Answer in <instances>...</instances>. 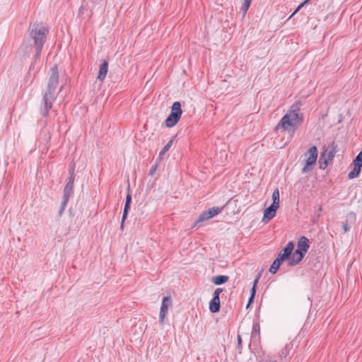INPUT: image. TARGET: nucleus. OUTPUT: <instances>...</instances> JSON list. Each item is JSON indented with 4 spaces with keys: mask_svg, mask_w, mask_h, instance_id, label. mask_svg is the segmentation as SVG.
I'll use <instances>...</instances> for the list:
<instances>
[{
    "mask_svg": "<svg viewBox=\"0 0 362 362\" xmlns=\"http://www.w3.org/2000/svg\"><path fill=\"white\" fill-rule=\"evenodd\" d=\"M59 84V71L57 65H54L51 69V75L49 78L47 89L43 93L41 106L40 107V113L47 117L49 110L53 106V103L57 99V94L55 93L56 88Z\"/></svg>",
    "mask_w": 362,
    "mask_h": 362,
    "instance_id": "obj_1",
    "label": "nucleus"
},
{
    "mask_svg": "<svg viewBox=\"0 0 362 362\" xmlns=\"http://www.w3.org/2000/svg\"><path fill=\"white\" fill-rule=\"evenodd\" d=\"M300 107L301 103L300 101L294 103L288 112L282 117L275 129L276 131L282 129L294 134L303 122V115L302 113H299Z\"/></svg>",
    "mask_w": 362,
    "mask_h": 362,
    "instance_id": "obj_2",
    "label": "nucleus"
},
{
    "mask_svg": "<svg viewBox=\"0 0 362 362\" xmlns=\"http://www.w3.org/2000/svg\"><path fill=\"white\" fill-rule=\"evenodd\" d=\"M28 31L29 37L34 41L35 52L33 57V62H32L30 64V69H31L32 66H34V62H36L40 56L47 36L49 34V30L47 28L37 23H34L30 24Z\"/></svg>",
    "mask_w": 362,
    "mask_h": 362,
    "instance_id": "obj_3",
    "label": "nucleus"
},
{
    "mask_svg": "<svg viewBox=\"0 0 362 362\" xmlns=\"http://www.w3.org/2000/svg\"><path fill=\"white\" fill-rule=\"evenodd\" d=\"M310 246V240L305 236H300L297 242V248L293 253L292 259L287 262L288 267L299 264L304 258Z\"/></svg>",
    "mask_w": 362,
    "mask_h": 362,
    "instance_id": "obj_4",
    "label": "nucleus"
},
{
    "mask_svg": "<svg viewBox=\"0 0 362 362\" xmlns=\"http://www.w3.org/2000/svg\"><path fill=\"white\" fill-rule=\"evenodd\" d=\"M182 114L181 103L179 101L174 102L171 106L170 113L165 120L167 127H173L179 122Z\"/></svg>",
    "mask_w": 362,
    "mask_h": 362,
    "instance_id": "obj_5",
    "label": "nucleus"
},
{
    "mask_svg": "<svg viewBox=\"0 0 362 362\" xmlns=\"http://www.w3.org/2000/svg\"><path fill=\"white\" fill-rule=\"evenodd\" d=\"M305 156H308V157L305 160V165L301 171L303 174L312 171L315 165L318 156L317 148L315 146H313L305 153Z\"/></svg>",
    "mask_w": 362,
    "mask_h": 362,
    "instance_id": "obj_6",
    "label": "nucleus"
},
{
    "mask_svg": "<svg viewBox=\"0 0 362 362\" xmlns=\"http://www.w3.org/2000/svg\"><path fill=\"white\" fill-rule=\"evenodd\" d=\"M223 210V207L213 206L207 210L202 211L199 216L198 218L194 221L193 228L198 226L199 223L205 221H207L215 216L220 214Z\"/></svg>",
    "mask_w": 362,
    "mask_h": 362,
    "instance_id": "obj_7",
    "label": "nucleus"
},
{
    "mask_svg": "<svg viewBox=\"0 0 362 362\" xmlns=\"http://www.w3.org/2000/svg\"><path fill=\"white\" fill-rule=\"evenodd\" d=\"M354 168L348 174L350 180L357 177L361 171L362 168V149L353 160Z\"/></svg>",
    "mask_w": 362,
    "mask_h": 362,
    "instance_id": "obj_8",
    "label": "nucleus"
},
{
    "mask_svg": "<svg viewBox=\"0 0 362 362\" xmlns=\"http://www.w3.org/2000/svg\"><path fill=\"white\" fill-rule=\"evenodd\" d=\"M172 304L171 297L170 296H164L162 300V303L159 313V322L163 324L164 319L168 313L169 306Z\"/></svg>",
    "mask_w": 362,
    "mask_h": 362,
    "instance_id": "obj_9",
    "label": "nucleus"
},
{
    "mask_svg": "<svg viewBox=\"0 0 362 362\" xmlns=\"http://www.w3.org/2000/svg\"><path fill=\"white\" fill-rule=\"evenodd\" d=\"M294 247V243L293 241H289L286 245L280 251L278 255L281 257L283 259L289 262L291 259H292Z\"/></svg>",
    "mask_w": 362,
    "mask_h": 362,
    "instance_id": "obj_10",
    "label": "nucleus"
},
{
    "mask_svg": "<svg viewBox=\"0 0 362 362\" xmlns=\"http://www.w3.org/2000/svg\"><path fill=\"white\" fill-rule=\"evenodd\" d=\"M279 207V206H278V205L276 206L274 204H271L269 207H267L264 211L262 221L264 223H268L270 220H272L275 216Z\"/></svg>",
    "mask_w": 362,
    "mask_h": 362,
    "instance_id": "obj_11",
    "label": "nucleus"
},
{
    "mask_svg": "<svg viewBox=\"0 0 362 362\" xmlns=\"http://www.w3.org/2000/svg\"><path fill=\"white\" fill-rule=\"evenodd\" d=\"M74 182H73L72 180L67 181L63 190V202H65L66 203L69 202V198L74 194Z\"/></svg>",
    "mask_w": 362,
    "mask_h": 362,
    "instance_id": "obj_12",
    "label": "nucleus"
},
{
    "mask_svg": "<svg viewBox=\"0 0 362 362\" xmlns=\"http://www.w3.org/2000/svg\"><path fill=\"white\" fill-rule=\"evenodd\" d=\"M107 71H108V61L105 59L102 62L101 64L100 65V69L98 71L97 78L100 81H103V80L106 77Z\"/></svg>",
    "mask_w": 362,
    "mask_h": 362,
    "instance_id": "obj_13",
    "label": "nucleus"
},
{
    "mask_svg": "<svg viewBox=\"0 0 362 362\" xmlns=\"http://www.w3.org/2000/svg\"><path fill=\"white\" fill-rule=\"evenodd\" d=\"M220 299L212 298L209 302V310L211 313H216L220 311Z\"/></svg>",
    "mask_w": 362,
    "mask_h": 362,
    "instance_id": "obj_14",
    "label": "nucleus"
},
{
    "mask_svg": "<svg viewBox=\"0 0 362 362\" xmlns=\"http://www.w3.org/2000/svg\"><path fill=\"white\" fill-rule=\"evenodd\" d=\"M251 337L254 340H259L260 339V325L258 322H253Z\"/></svg>",
    "mask_w": 362,
    "mask_h": 362,
    "instance_id": "obj_15",
    "label": "nucleus"
},
{
    "mask_svg": "<svg viewBox=\"0 0 362 362\" xmlns=\"http://www.w3.org/2000/svg\"><path fill=\"white\" fill-rule=\"evenodd\" d=\"M229 279V277L226 275H218L211 278V282L215 285L219 286L226 284Z\"/></svg>",
    "mask_w": 362,
    "mask_h": 362,
    "instance_id": "obj_16",
    "label": "nucleus"
},
{
    "mask_svg": "<svg viewBox=\"0 0 362 362\" xmlns=\"http://www.w3.org/2000/svg\"><path fill=\"white\" fill-rule=\"evenodd\" d=\"M176 136H173L168 142V144L163 147V148L160 151L158 155V159L161 160L163 158V155L168 151L170 148L172 146L173 143L174 141V139H175Z\"/></svg>",
    "mask_w": 362,
    "mask_h": 362,
    "instance_id": "obj_17",
    "label": "nucleus"
},
{
    "mask_svg": "<svg viewBox=\"0 0 362 362\" xmlns=\"http://www.w3.org/2000/svg\"><path fill=\"white\" fill-rule=\"evenodd\" d=\"M272 204L278 205V206H279V191L277 188L275 189L272 193Z\"/></svg>",
    "mask_w": 362,
    "mask_h": 362,
    "instance_id": "obj_18",
    "label": "nucleus"
},
{
    "mask_svg": "<svg viewBox=\"0 0 362 362\" xmlns=\"http://www.w3.org/2000/svg\"><path fill=\"white\" fill-rule=\"evenodd\" d=\"M69 176L67 178V181H71L74 182L75 180V164L73 163L69 166Z\"/></svg>",
    "mask_w": 362,
    "mask_h": 362,
    "instance_id": "obj_19",
    "label": "nucleus"
},
{
    "mask_svg": "<svg viewBox=\"0 0 362 362\" xmlns=\"http://www.w3.org/2000/svg\"><path fill=\"white\" fill-rule=\"evenodd\" d=\"M280 267H281V264H279L277 262H276L274 260L273 262V263L272 264L269 271L270 273L274 274L279 269Z\"/></svg>",
    "mask_w": 362,
    "mask_h": 362,
    "instance_id": "obj_20",
    "label": "nucleus"
},
{
    "mask_svg": "<svg viewBox=\"0 0 362 362\" xmlns=\"http://www.w3.org/2000/svg\"><path fill=\"white\" fill-rule=\"evenodd\" d=\"M337 145L334 143V142H332V150L328 153V160H332L333 158L334 157V155L337 152Z\"/></svg>",
    "mask_w": 362,
    "mask_h": 362,
    "instance_id": "obj_21",
    "label": "nucleus"
},
{
    "mask_svg": "<svg viewBox=\"0 0 362 362\" xmlns=\"http://www.w3.org/2000/svg\"><path fill=\"white\" fill-rule=\"evenodd\" d=\"M251 2L252 0H244V2L241 7V11L243 13V15H245V13H247L249 7L250 6Z\"/></svg>",
    "mask_w": 362,
    "mask_h": 362,
    "instance_id": "obj_22",
    "label": "nucleus"
},
{
    "mask_svg": "<svg viewBox=\"0 0 362 362\" xmlns=\"http://www.w3.org/2000/svg\"><path fill=\"white\" fill-rule=\"evenodd\" d=\"M326 151H327V150L325 149V151L321 153V156H320V168L321 169H325L327 168V166L328 165V161L326 159L324 160V161H323L324 166H322V158L325 156Z\"/></svg>",
    "mask_w": 362,
    "mask_h": 362,
    "instance_id": "obj_23",
    "label": "nucleus"
},
{
    "mask_svg": "<svg viewBox=\"0 0 362 362\" xmlns=\"http://www.w3.org/2000/svg\"><path fill=\"white\" fill-rule=\"evenodd\" d=\"M159 166V163L158 161L157 160L156 162H155V163L151 166L150 170H149V173H148V175L150 176H153L154 174L156 173V170H158V168Z\"/></svg>",
    "mask_w": 362,
    "mask_h": 362,
    "instance_id": "obj_24",
    "label": "nucleus"
},
{
    "mask_svg": "<svg viewBox=\"0 0 362 362\" xmlns=\"http://www.w3.org/2000/svg\"><path fill=\"white\" fill-rule=\"evenodd\" d=\"M130 206H131V204H124V207L123 214H122L123 221L127 219L128 214H129V211L130 209Z\"/></svg>",
    "mask_w": 362,
    "mask_h": 362,
    "instance_id": "obj_25",
    "label": "nucleus"
},
{
    "mask_svg": "<svg viewBox=\"0 0 362 362\" xmlns=\"http://www.w3.org/2000/svg\"><path fill=\"white\" fill-rule=\"evenodd\" d=\"M67 204H68V203H66V202H63V201L62 202L61 205H60V207H59V212H58L59 216L60 217H61V216H62V215L63 214V213H64V210H65V209H66V206H67Z\"/></svg>",
    "mask_w": 362,
    "mask_h": 362,
    "instance_id": "obj_26",
    "label": "nucleus"
},
{
    "mask_svg": "<svg viewBox=\"0 0 362 362\" xmlns=\"http://www.w3.org/2000/svg\"><path fill=\"white\" fill-rule=\"evenodd\" d=\"M222 292H223V288H216L213 293V298L220 299L219 296H220V293Z\"/></svg>",
    "mask_w": 362,
    "mask_h": 362,
    "instance_id": "obj_27",
    "label": "nucleus"
},
{
    "mask_svg": "<svg viewBox=\"0 0 362 362\" xmlns=\"http://www.w3.org/2000/svg\"><path fill=\"white\" fill-rule=\"evenodd\" d=\"M305 4L302 2L300 3L298 7L295 9V11H293V13L291 15V16L289 17V18H292L296 13H297Z\"/></svg>",
    "mask_w": 362,
    "mask_h": 362,
    "instance_id": "obj_28",
    "label": "nucleus"
},
{
    "mask_svg": "<svg viewBox=\"0 0 362 362\" xmlns=\"http://www.w3.org/2000/svg\"><path fill=\"white\" fill-rule=\"evenodd\" d=\"M341 226H342V228L344 229V232H348L350 230V227H349L347 221L341 222Z\"/></svg>",
    "mask_w": 362,
    "mask_h": 362,
    "instance_id": "obj_29",
    "label": "nucleus"
},
{
    "mask_svg": "<svg viewBox=\"0 0 362 362\" xmlns=\"http://www.w3.org/2000/svg\"><path fill=\"white\" fill-rule=\"evenodd\" d=\"M132 203V195L130 193H127L125 199V204H131Z\"/></svg>",
    "mask_w": 362,
    "mask_h": 362,
    "instance_id": "obj_30",
    "label": "nucleus"
},
{
    "mask_svg": "<svg viewBox=\"0 0 362 362\" xmlns=\"http://www.w3.org/2000/svg\"><path fill=\"white\" fill-rule=\"evenodd\" d=\"M260 276H261V274H259L257 275V276L255 278V280H254V281H253V286H252V287L257 288V284H258V282H259V279Z\"/></svg>",
    "mask_w": 362,
    "mask_h": 362,
    "instance_id": "obj_31",
    "label": "nucleus"
},
{
    "mask_svg": "<svg viewBox=\"0 0 362 362\" xmlns=\"http://www.w3.org/2000/svg\"><path fill=\"white\" fill-rule=\"evenodd\" d=\"M276 262H277L279 264H282V263L285 261L284 259H283V258L281 257H280L279 255L277 256V257L274 259Z\"/></svg>",
    "mask_w": 362,
    "mask_h": 362,
    "instance_id": "obj_32",
    "label": "nucleus"
},
{
    "mask_svg": "<svg viewBox=\"0 0 362 362\" xmlns=\"http://www.w3.org/2000/svg\"><path fill=\"white\" fill-rule=\"evenodd\" d=\"M256 288H257L252 287V289L250 291V296L251 297H254V298L255 297Z\"/></svg>",
    "mask_w": 362,
    "mask_h": 362,
    "instance_id": "obj_33",
    "label": "nucleus"
},
{
    "mask_svg": "<svg viewBox=\"0 0 362 362\" xmlns=\"http://www.w3.org/2000/svg\"><path fill=\"white\" fill-rule=\"evenodd\" d=\"M281 354L284 356H286L288 354L287 346H286L285 348L282 349Z\"/></svg>",
    "mask_w": 362,
    "mask_h": 362,
    "instance_id": "obj_34",
    "label": "nucleus"
},
{
    "mask_svg": "<svg viewBox=\"0 0 362 362\" xmlns=\"http://www.w3.org/2000/svg\"><path fill=\"white\" fill-rule=\"evenodd\" d=\"M255 298L250 296L248 299V304H252L254 303Z\"/></svg>",
    "mask_w": 362,
    "mask_h": 362,
    "instance_id": "obj_35",
    "label": "nucleus"
},
{
    "mask_svg": "<svg viewBox=\"0 0 362 362\" xmlns=\"http://www.w3.org/2000/svg\"><path fill=\"white\" fill-rule=\"evenodd\" d=\"M241 343H242L241 337L240 335H238V346H241Z\"/></svg>",
    "mask_w": 362,
    "mask_h": 362,
    "instance_id": "obj_36",
    "label": "nucleus"
},
{
    "mask_svg": "<svg viewBox=\"0 0 362 362\" xmlns=\"http://www.w3.org/2000/svg\"><path fill=\"white\" fill-rule=\"evenodd\" d=\"M126 220H124L123 221V216L122 217V221H121V224H120V228L122 230H123L124 228V222H125Z\"/></svg>",
    "mask_w": 362,
    "mask_h": 362,
    "instance_id": "obj_37",
    "label": "nucleus"
},
{
    "mask_svg": "<svg viewBox=\"0 0 362 362\" xmlns=\"http://www.w3.org/2000/svg\"><path fill=\"white\" fill-rule=\"evenodd\" d=\"M310 0H305V1H303V3H304L305 4H308V3L310 2Z\"/></svg>",
    "mask_w": 362,
    "mask_h": 362,
    "instance_id": "obj_38",
    "label": "nucleus"
},
{
    "mask_svg": "<svg viewBox=\"0 0 362 362\" xmlns=\"http://www.w3.org/2000/svg\"><path fill=\"white\" fill-rule=\"evenodd\" d=\"M251 304H247L246 308H248L250 306Z\"/></svg>",
    "mask_w": 362,
    "mask_h": 362,
    "instance_id": "obj_39",
    "label": "nucleus"
}]
</instances>
